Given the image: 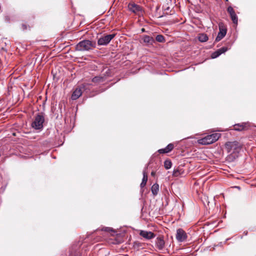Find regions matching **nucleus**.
<instances>
[{
  "mask_svg": "<svg viewBox=\"0 0 256 256\" xmlns=\"http://www.w3.org/2000/svg\"><path fill=\"white\" fill-rule=\"evenodd\" d=\"M216 131L220 132V130H216Z\"/></svg>",
  "mask_w": 256,
  "mask_h": 256,
  "instance_id": "nucleus-30",
  "label": "nucleus"
},
{
  "mask_svg": "<svg viewBox=\"0 0 256 256\" xmlns=\"http://www.w3.org/2000/svg\"><path fill=\"white\" fill-rule=\"evenodd\" d=\"M155 174H156V172H151V175H152V176H155Z\"/></svg>",
  "mask_w": 256,
  "mask_h": 256,
  "instance_id": "nucleus-27",
  "label": "nucleus"
},
{
  "mask_svg": "<svg viewBox=\"0 0 256 256\" xmlns=\"http://www.w3.org/2000/svg\"><path fill=\"white\" fill-rule=\"evenodd\" d=\"M244 127L243 125H240L238 124H236L234 126V130L238 131L242 130L244 129Z\"/></svg>",
  "mask_w": 256,
  "mask_h": 256,
  "instance_id": "nucleus-22",
  "label": "nucleus"
},
{
  "mask_svg": "<svg viewBox=\"0 0 256 256\" xmlns=\"http://www.w3.org/2000/svg\"><path fill=\"white\" fill-rule=\"evenodd\" d=\"M44 118L42 114H37L32 124V126L36 130H40L43 128Z\"/></svg>",
  "mask_w": 256,
  "mask_h": 256,
  "instance_id": "nucleus-3",
  "label": "nucleus"
},
{
  "mask_svg": "<svg viewBox=\"0 0 256 256\" xmlns=\"http://www.w3.org/2000/svg\"><path fill=\"white\" fill-rule=\"evenodd\" d=\"M231 19L232 21V22L235 24H238V17L236 14V13L233 14H231L230 16Z\"/></svg>",
  "mask_w": 256,
  "mask_h": 256,
  "instance_id": "nucleus-20",
  "label": "nucleus"
},
{
  "mask_svg": "<svg viewBox=\"0 0 256 256\" xmlns=\"http://www.w3.org/2000/svg\"><path fill=\"white\" fill-rule=\"evenodd\" d=\"M143 41L145 43L151 44L154 42V39L148 36H144L143 37Z\"/></svg>",
  "mask_w": 256,
  "mask_h": 256,
  "instance_id": "nucleus-15",
  "label": "nucleus"
},
{
  "mask_svg": "<svg viewBox=\"0 0 256 256\" xmlns=\"http://www.w3.org/2000/svg\"><path fill=\"white\" fill-rule=\"evenodd\" d=\"M128 8L130 11L136 14H140L142 13L141 7L134 3L130 4L128 5Z\"/></svg>",
  "mask_w": 256,
  "mask_h": 256,
  "instance_id": "nucleus-7",
  "label": "nucleus"
},
{
  "mask_svg": "<svg viewBox=\"0 0 256 256\" xmlns=\"http://www.w3.org/2000/svg\"><path fill=\"white\" fill-rule=\"evenodd\" d=\"M228 12L229 13V14H230V16L231 14H233L235 13V12L234 10L233 9V8L232 7V6H228Z\"/></svg>",
  "mask_w": 256,
  "mask_h": 256,
  "instance_id": "nucleus-23",
  "label": "nucleus"
},
{
  "mask_svg": "<svg viewBox=\"0 0 256 256\" xmlns=\"http://www.w3.org/2000/svg\"><path fill=\"white\" fill-rule=\"evenodd\" d=\"M110 230V228H105V230H106V231H109V230Z\"/></svg>",
  "mask_w": 256,
  "mask_h": 256,
  "instance_id": "nucleus-26",
  "label": "nucleus"
},
{
  "mask_svg": "<svg viewBox=\"0 0 256 256\" xmlns=\"http://www.w3.org/2000/svg\"><path fill=\"white\" fill-rule=\"evenodd\" d=\"M198 40L201 42H205L208 40V37L206 34H202L198 36Z\"/></svg>",
  "mask_w": 256,
  "mask_h": 256,
  "instance_id": "nucleus-16",
  "label": "nucleus"
},
{
  "mask_svg": "<svg viewBox=\"0 0 256 256\" xmlns=\"http://www.w3.org/2000/svg\"><path fill=\"white\" fill-rule=\"evenodd\" d=\"M151 190L154 196L157 195L159 191V186L157 184H154L151 188Z\"/></svg>",
  "mask_w": 256,
  "mask_h": 256,
  "instance_id": "nucleus-14",
  "label": "nucleus"
},
{
  "mask_svg": "<svg viewBox=\"0 0 256 256\" xmlns=\"http://www.w3.org/2000/svg\"><path fill=\"white\" fill-rule=\"evenodd\" d=\"M82 92L80 88H76L72 95V99L76 100L82 95Z\"/></svg>",
  "mask_w": 256,
  "mask_h": 256,
  "instance_id": "nucleus-12",
  "label": "nucleus"
},
{
  "mask_svg": "<svg viewBox=\"0 0 256 256\" xmlns=\"http://www.w3.org/2000/svg\"><path fill=\"white\" fill-rule=\"evenodd\" d=\"M115 36V34H110L102 36L98 40V44L100 46H106L109 44Z\"/></svg>",
  "mask_w": 256,
  "mask_h": 256,
  "instance_id": "nucleus-5",
  "label": "nucleus"
},
{
  "mask_svg": "<svg viewBox=\"0 0 256 256\" xmlns=\"http://www.w3.org/2000/svg\"><path fill=\"white\" fill-rule=\"evenodd\" d=\"M93 47H94V44L89 40H84L77 44L76 50L79 51L88 50Z\"/></svg>",
  "mask_w": 256,
  "mask_h": 256,
  "instance_id": "nucleus-2",
  "label": "nucleus"
},
{
  "mask_svg": "<svg viewBox=\"0 0 256 256\" xmlns=\"http://www.w3.org/2000/svg\"><path fill=\"white\" fill-rule=\"evenodd\" d=\"M143 178L142 180V182H147L148 180V175H147V172L146 171V168L143 170Z\"/></svg>",
  "mask_w": 256,
  "mask_h": 256,
  "instance_id": "nucleus-21",
  "label": "nucleus"
},
{
  "mask_svg": "<svg viewBox=\"0 0 256 256\" xmlns=\"http://www.w3.org/2000/svg\"><path fill=\"white\" fill-rule=\"evenodd\" d=\"M218 28L220 31L216 38V42H219L220 40L226 36L227 31L226 26L222 23H220L218 24Z\"/></svg>",
  "mask_w": 256,
  "mask_h": 256,
  "instance_id": "nucleus-6",
  "label": "nucleus"
},
{
  "mask_svg": "<svg viewBox=\"0 0 256 256\" xmlns=\"http://www.w3.org/2000/svg\"><path fill=\"white\" fill-rule=\"evenodd\" d=\"M176 172H175V171L174 172V175L176 176Z\"/></svg>",
  "mask_w": 256,
  "mask_h": 256,
  "instance_id": "nucleus-29",
  "label": "nucleus"
},
{
  "mask_svg": "<svg viewBox=\"0 0 256 256\" xmlns=\"http://www.w3.org/2000/svg\"><path fill=\"white\" fill-rule=\"evenodd\" d=\"M156 39L158 42H164L165 40L164 36L161 34L157 35Z\"/></svg>",
  "mask_w": 256,
  "mask_h": 256,
  "instance_id": "nucleus-19",
  "label": "nucleus"
},
{
  "mask_svg": "<svg viewBox=\"0 0 256 256\" xmlns=\"http://www.w3.org/2000/svg\"><path fill=\"white\" fill-rule=\"evenodd\" d=\"M140 236L147 240H150L154 238L155 236L154 234L151 232L145 230H141L140 232Z\"/></svg>",
  "mask_w": 256,
  "mask_h": 256,
  "instance_id": "nucleus-10",
  "label": "nucleus"
},
{
  "mask_svg": "<svg viewBox=\"0 0 256 256\" xmlns=\"http://www.w3.org/2000/svg\"><path fill=\"white\" fill-rule=\"evenodd\" d=\"M104 78L101 76H95L92 80V82H104Z\"/></svg>",
  "mask_w": 256,
  "mask_h": 256,
  "instance_id": "nucleus-17",
  "label": "nucleus"
},
{
  "mask_svg": "<svg viewBox=\"0 0 256 256\" xmlns=\"http://www.w3.org/2000/svg\"><path fill=\"white\" fill-rule=\"evenodd\" d=\"M146 182H142L140 184V186L142 188H144L146 185Z\"/></svg>",
  "mask_w": 256,
  "mask_h": 256,
  "instance_id": "nucleus-25",
  "label": "nucleus"
},
{
  "mask_svg": "<svg viewBox=\"0 0 256 256\" xmlns=\"http://www.w3.org/2000/svg\"><path fill=\"white\" fill-rule=\"evenodd\" d=\"M172 164L170 160H165V162H164V168L166 170L170 169L172 167Z\"/></svg>",
  "mask_w": 256,
  "mask_h": 256,
  "instance_id": "nucleus-18",
  "label": "nucleus"
},
{
  "mask_svg": "<svg viewBox=\"0 0 256 256\" xmlns=\"http://www.w3.org/2000/svg\"><path fill=\"white\" fill-rule=\"evenodd\" d=\"M23 26L26 27V26L24 25H23Z\"/></svg>",
  "mask_w": 256,
  "mask_h": 256,
  "instance_id": "nucleus-31",
  "label": "nucleus"
},
{
  "mask_svg": "<svg viewBox=\"0 0 256 256\" xmlns=\"http://www.w3.org/2000/svg\"><path fill=\"white\" fill-rule=\"evenodd\" d=\"M220 136V134L214 133L200 138L198 140L199 144L202 145H208L212 144L218 140Z\"/></svg>",
  "mask_w": 256,
  "mask_h": 256,
  "instance_id": "nucleus-1",
  "label": "nucleus"
},
{
  "mask_svg": "<svg viewBox=\"0 0 256 256\" xmlns=\"http://www.w3.org/2000/svg\"><path fill=\"white\" fill-rule=\"evenodd\" d=\"M6 20L7 22H9V21H10V20H9V18H8V17H6Z\"/></svg>",
  "mask_w": 256,
  "mask_h": 256,
  "instance_id": "nucleus-28",
  "label": "nucleus"
},
{
  "mask_svg": "<svg viewBox=\"0 0 256 256\" xmlns=\"http://www.w3.org/2000/svg\"><path fill=\"white\" fill-rule=\"evenodd\" d=\"M225 146L228 152H238L240 149L238 143L236 142H228L226 144Z\"/></svg>",
  "mask_w": 256,
  "mask_h": 256,
  "instance_id": "nucleus-4",
  "label": "nucleus"
},
{
  "mask_svg": "<svg viewBox=\"0 0 256 256\" xmlns=\"http://www.w3.org/2000/svg\"><path fill=\"white\" fill-rule=\"evenodd\" d=\"M70 256H80V254L78 252L75 251L74 252H71Z\"/></svg>",
  "mask_w": 256,
  "mask_h": 256,
  "instance_id": "nucleus-24",
  "label": "nucleus"
},
{
  "mask_svg": "<svg viewBox=\"0 0 256 256\" xmlns=\"http://www.w3.org/2000/svg\"><path fill=\"white\" fill-rule=\"evenodd\" d=\"M165 245V242L163 237H158L156 240V246L159 250H162Z\"/></svg>",
  "mask_w": 256,
  "mask_h": 256,
  "instance_id": "nucleus-9",
  "label": "nucleus"
},
{
  "mask_svg": "<svg viewBox=\"0 0 256 256\" xmlns=\"http://www.w3.org/2000/svg\"><path fill=\"white\" fill-rule=\"evenodd\" d=\"M174 148V145L172 144H168L164 148H162L158 150L160 154L168 153L170 152Z\"/></svg>",
  "mask_w": 256,
  "mask_h": 256,
  "instance_id": "nucleus-13",
  "label": "nucleus"
},
{
  "mask_svg": "<svg viewBox=\"0 0 256 256\" xmlns=\"http://www.w3.org/2000/svg\"><path fill=\"white\" fill-rule=\"evenodd\" d=\"M176 238L180 242H184L186 238V234L184 230L179 228L176 231Z\"/></svg>",
  "mask_w": 256,
  "mask_h": 256,
  "instance_id": "nucleus-8",
  "label": "nucleus"
},
{
  "mask_svg": "<svg viewBox=\"0 0 256 256\" xmlns=\"http://www.w3.org/2000/svg\"><path fill=\"white\" fill-rule=\"evenodd\" d=\"M228 48L226 47H222L216 51L214 52L212 54V58H215L220 56L221 54L224 53L226 52L228 50Z\"/></svg>",
  "mask_w": 256,
  "mask_h": 256,
  "instance_id": "nucleus-11",
  "label": "nucleus"
}]
</instances>
